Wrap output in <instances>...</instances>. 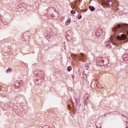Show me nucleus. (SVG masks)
Returning <instances> with one entry per match:
<instances>
[{
	"mask_svg": "<svg viewBox=\"0 0 128 128\" xmlns=\"http://www.w3.org/2000/svg\"><path fill=\"white\" fill-rule=\"evenodd\" d=\"M106 44L108 48H112V45H110V40L106 41Z\"/></svg>",
	"mask_w": 128,
	"mask_h": 128,
	"instance_id": "20e7f679",
	"label": "nucleus"
},
{
	"mask_svg": "<svg viewBox=\"0 0 128 128\" xmlns=\"http://www.w3.org/2000/svg\"><path fill=\"white\" fill-rule=\"evenodd\" d=\"M89 9L91 12H94L96 10V8H94V6H89Z\"/></svg>",
	"mask_w": 128,
	"mask_h": 128,
	"instance_id": "0eeeda50",
	"label": "nucleus"
},
{
	"mask_svg": "<svg viewBox=\"0 0 128 128\" xmlns=\"http://www.w3.org/2000/svg\"><path fill=\"white\" fill-rule=\"evenodd\" d=\"M84 104H85V106H87V104H88V100H84Z\"/></svg>",
	"mask_w": 128,
	"mask_h": 128,
	"instance_id": "4468645a",
	"label": "nucleus"
},
{
	"mask_svg": "<svg viewBox=\"0 0 128 128\" xmlns=\"http://www.w3.org/2000/svg\"><path fill=\"white\" fill-rule=\"evenodd\" d=\"M67 70L68 72H70V70H72V66H68V68H67Z\"/></svg>",
	"mask_w": 128,
	"mask_h": 128,
	"instance_id": "ddd939ff",
	"label": "nucleus"
},
{
	"mask_svg": "<svg viewBox=\"0 0 128 128\" xmlns=\"http://www.w3.org/2000/svg\"><path fill=\"white\" fill-rule=\"evenodd\" d=\"M20 83L21 82H16L15 83V86H17V88H19V86H20Z\"/></svg>",
	"mask_w": 128,
	"mask_h": 128,
	"instance_id": "9d476101",
	"label": "nucleus"
},
{
	"mask_svg": "<svg viewBox=\"0 0 128 128\" xmlns=\"http://www.w3.org/2000/svg\"><path fill=\"white\" fill-rule=\"evenodd\" d=\"M76 14V10H72L71 14Z\"/></svg>",
	"mask_w": 128,
	"mask_h": 128,
	"instance_id": "a211bd4d",
	"label": "nucleus"
},
{
	"mask_svg": "<svg viewBox=\"0 0 128 128\" xmlns=\"http://www.w3.org/2000/svg\"><path fill=\"white\" fill-rule=\"evenodd\" d=\"M102 27L98 28L96 32L95 33L96 36H100V34H102Z\"/></svg>",
	"mask_w": 128,
	"mask_h": 128,
	"instance_id": "7ed1b4c3",
	"label": "nucleus"
},
{
	"mask_svg": "<svg viewBox=\"0 0 128 128\" xmlns=\"http://www.w3.org/2000/svg\"><path fill=\"white\" fill-rule=\"evenodd\" d=\"M69 90H70L72 92V88H69Z\"/></svg>",
	"mask_w": 128,
	"mask_h": 128,
	"instance_id": "4be33fe9",
	"label": "nucleus"
},
{
	"mask_svg": "<svg viewBox=\"0 0 128 128\" xmlns=\"http://www.w3.org/2000/svg\"><path fill=\"white\" fill-rule=\"evenodd\" d=\"M38 74L40 78H44V73L42 71H40Z\"/></svg>",
	"mask_w": 128,
	"mask_h": 128,
	"instance_id": "423d86ee",
	"label": "nucleus"
},
{
	"mask_svg": "<svg viewBox=\"0 0 128 128\" xmlns=\"http://www.w3.org/2000/svg\"><path fill=\"white\" fill-rule=\"evenodd\" d=\"M78 19L80 20V18H82V14H78Z\"/></svg>",
	"mask_w": 128,
	"mask_h": 128,
	"instance_id": "f3484780",
	"label": "nucleus"
},
{
	"mask_svg": "<svg viewBox=\"0 0 128 128\" xmlns=\"http://www.w3.org/2000/svg\"><path fill=\"white\" fill-rule=\"evenodd\" d=\"M104 62V60L101 58H98L97 59V64H102V63Z\"/></svg>",
	"mask_w": 128,
	"mask_h": 128,
	"instance_id": "39448f33",
	"label": "nucleus"
},
{
	"mask_svg": "<svg viewBox=\"0 0 128 128\" xmlns=\"http://www.w3.org/2000/svg\"><path fill=\"white\" fill-rule=\"evenodd\" d=\"M85 68L86 70H90V67L88 66H85Z\"/></svg>",
	"mask_w": 128,
	"mask_h": 128,
	"instance_id": "6ab92c4d",
	"label": "nucleus"
},
{
	"mask_svg": "<svg viewBox=\"0 0 128 128\" xmlns=\"http://www.w3.org/2000/svg\"><path fill=\"white\" fill-rule=\"evenodd\" d=\"M12 72V68H8L6 71V72Z\"/></svg>",
	"mask_w": 128,
	"mask_h": 128,
	"instance_id": "f8f14e48",
	"label": "nucleus"
},
{
	"mask_svg": "<svg viewBox=\"0 0 128 128\" xmlns=\"http://www.w3.org/2000/svg\"><path fill=\"white\" fill-rule=\"evenodd\" d=\"M42 128H54V127L52 126H44Z\"/></svg>",
	"mask_w": 128,
	"mask_h": 128,
	"instance_id": "dca6fc26",
	"label": "nucleus"
},
{
	"mask_svg": "<svg viewBox=\"0 0 128 128\" xmlns=\"http://www.w3.org/2000/svg\"><path fill=\"white\" fill-rule=\"evenodd\" d=\"M73 108H74V104H73Z\"/></svg>",
	"mask_w": 128,
	"mask_h": 128,
	"instance_id": "393cba45",
	"label": "nucleus"
},
{
	"mask_svg": "<svg viewBox=\"0 0 128 128\" xmlns=\"http://www.w3.org/2000/svg\"><path fill=\"white\" fill-rule=\"evenodd\" d=\"M123 58L126 60H128V54H125L123 56Z\"/></svg>",
	"mask_w": 128,
	"mask_h": 128,
	"instance_id": "9b49d317",
	"label": "nucleus"
},
{
	"mask_svg": "<svg viewBox=\"0 0 128 128\" xmlns=\"http://www.w3.org/2000/svg\"><path fill=\"white\" fill-rule=\"evenodd\" d=\"M122 116H124V114H122Z\"/></svg>",
	"mask_w": 128,
	"mask_h": 128,
	"instance_id": "bb28decb",
	"label": "nucleus"
},
{
	"mask_svg": "<svg viewBox=\"0 0 128 128\" xmlns=\"http://www.w3.org/2000/svg\"><path fill=\"white\" fill-rule=\"evenodd\" d=\"M14 108L15 110H18V107L16 106H14Z\"/></svg>",
	"mask_w": 128,
	"mask_h": 128,
	"instance_id": "412c9836",
	"label": "nucleus"
},
{
	"mask_svg": "<svg viewBox=\"0 0 128 128\" xmlns=\"http://www.w3.org/2000/svg\"><path fill=\"white\" fill-rule=\"evenodd\" d=\"M73 56L74 58H76L78 60L80 59V60H82V62L86 60V56H84V54L82 53L80 54V56H76V54H74Z\"/></svg>",
	"mask_w": 128,
	"mask_h": 128,
	"instance_id": "f257e3e1",
	"label": "nucleus"
},
{
	"mask_svg": "<svg viewBox=\"0 0 128 128\" xmlns=\"http://www.w3.org/2000/svg\"><path fill=\"white\" fill-rule=\"evenodd\" d=\"M11 53L12 54V52H11Z\"/></svg>",
	"mask_w": 128,
	"mask_h": 128,
	"instance_id": "cd10ccee",
	"label": "nucleus"
},
{
	"mask_svg": "<svg viewBox=\"0 0 128 128\" xmlns=\"http://www.w3.org/2000/svg\"><path fill=\"white\" fill-rule=\"evenodd\" d=\"M26 40H28V39H26Z\"/></svg>",
	"mask_w": 128,
	"mask_h": 128,
	"instance_id": "c85d7f7f",
	"label": "nucleus"
},
{
	"mask_svg": "<svg viewBox=\"0 0 128 128\" xmlns=\"http://www.w3.org/2000/svg\"><path fill=\"white\" fill-rule=\"evenodd\" d=\"M125 118H126V120H125V122L126 124V127L128 128V117H126V116H125Z\"/></svg>",
	"mask_w": 128,
	"mask_h": 128,
	"instance_id": "2eb2a0df",
	"label": "nucleus"
},
{
	"mask_svg": "<svg viewBox=\"0 0 128 128\" xmlns=\"http://www.w3.org/2000/svg\"><path fill=\"white\" fill-rule=\"evenodd\" d=\"M28 38H30V36H28Z\"/></svg>",
	"mask_w": 128,
	"mask_h": 128,
	"instance_id": "a878e982",
	"label": "nucleus"
},
{
	"mask_svg": "<svg viewBox=\"0 0 128 128\" xmlns=\"http://www.w3.org/2000/svg\"><path fill=\"white\" fill-rule=\"evenodd\" d=\"M68 109L72 110V106L70 104H68Z\"/></svg>",
	"mask_w": 128,
	"mask_h": 128,
	"instance_id": "aec40b11",
	"label": "nucleus"
},
{
	"mask_svg": "<svg viewBox=\"0 0 128 128\" xmlns=\"http://www.w3.org/2000/svg\"><path fill=\"white\" fill-rule=\"evenodd\" d=\"M34 74H36V72H34Z\"/></svg>",
	"mask_w": 128,
	"mask_h": 128,
	"instance_id": "b1692460",
	"label": "nucleus"
},
{
	"mask_svg": "<svg viewBox=\"0 0 128 128\" xmlns=\"http://www.w3.org/2000/svg\"><path fill=\"white\" fill-rule=\"evenodd\" d=\"M112 0H107L106 2H104V4L105 6H110V2H112L111 3V6L112 4Z\"/></svg>",
	"mask_w": 128,
	"mask_h": 128,
	"instance_id": "f03ea898",
	"label": "nucleus"
},
{
	"mask_svg": "<svg viewBox=\"0 0 128 128\" xmlns=\"http://www.w3.org/2000/svg\"><path fill=\"white\" fill-rule=\"evenodd\" d=\"M70 22H72V20H70V18H68L67 22L65 23L66 26H68V24H70Z\"/></svg>",
	"mask_w": 128,
	"mask_h": 128,
	"instance_id": "1a4fd4ad",
	"label": "nucleus"
},
{
	"mask_svg": "<svg viewBox=\"0 0 128 128\" xmlns=\"http://www.w3.org/2000/svg\"><path fill=\"white\" fill-rule=\"evenodd\" d=\"M84 100H88V94H85V96H84Z\"/></svg>",
	"mask_w": 128,
	"mask_h": 128,
	"instance_id": "6e6552de",
	"label": "nucleus"
},
{
	"mask_svg": "<svg viewBox=\"0 0 128 128\" xmlns=\"http://www.w3.org/2000/svg\"><path fill=\"white\" fill-rule=\"evenodd\" d=\"M78 100H76V102L77 104H78Z\"/></svg>",
	"mask_w": 128,
	"mask_h": 128,
	"instance_id": "5701e85b",
	"label": "nucleus"
}]
</instances>
